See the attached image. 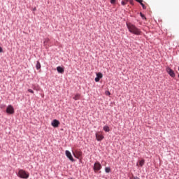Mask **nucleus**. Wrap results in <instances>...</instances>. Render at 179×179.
Returning <instances> with one entry per match:
<instances>
[{
	"mask_svg": "<svg viewBox=\"0 0 179 179\" xmlns=\"http://www.w3.org/2000/svg\"><path fill=\"white\" fill-rule=\"evenodd\" d=\"M127 27L130 33L132 34H135L136 36H141L142 34V31L139 29L136 26L134 25L131 23H127Z\"/></svg>",
	"mask_w": 179,
	"mask_h": 179,
	"instance_id": "nucleus-1",
	"label": "nucleus"
},
{
	"mask_svg": "<svg viewBox=\"0 0 179 179\" xmlns=\"http://www.w3.org/2000/svg\"><path fill=\"white\" fill-rule=\"evenodd\" d=\"M17 176L20 177V178L27 179L29 175L26 172V171L20 169L18 171Z\"/></svg>",
	"mask_w": 179,
	"mask_h": 179,
	"instance_id": "nucleus-2",
	"label": "nucleus"
},
{
	"mask_svg": "<svg viewBox=\"0 0 179 179\" xmlns=\"http://www.w3.org/2000/svg\"><path fill=\"white\" fill-rule=\"evenodd\" d=\"M6 113L7 114H15V108H13V106L12 105H8L6 108Z\"/></svg>",
	"mask_w": 179,
	"mask_h": 179,
	"instance_id": "nucleus-3",
	"label": "nucleus"
},
{
	"mask_svg": "<svg viewBox=\"0 0 179 179\" xmlns=\"http://www.w3.org/2000/svg\"><path fill=\"white\" fill-rule=\"evenodd\" d=\"M99 170H101V164L100 162H95L94 164V171H99Z\"/></svg>",
	"mask_w": 179,
	"mask_h": 179,
	"instance_id": "nucleus-4",
	"label": "nucleus"
},
{
	"mask_svg": "<svg viewBox=\"0 0 179 179\" xmlns=\"http://www.w3.org/2000/svg\"><path fill=\"white\" fill-rule=\"evenodd\" d=\"M82 151L80 150H76L75 152H73V156L76 159H82Z\"/></svg>",
	"mask_w": 179,
	"mask_h": 179,
	"instance_id": "nucleus-5",
	"label": "nucleus"
},
{
	"mask_svg": "<svg viewBox=\"0 0 179 179\" xmlns=\"http://www.w3.org/2000/svg\"><path fill=\"white\" fill-rule=\"evenodd\" d=\"M166 72L171 76V78H176V73H174V71L171 69V68L168 67L166 68Z\"/></svg>",
	"mask_w": 179,
	"mask_h": 179,
	"instance_id": "nucleus-6",
	"label": "nucleus"
},
{
	"mask_svg": "<svg viewBox=\"0 0 179 179\" xmlns=\"http://www.w3.org/2000/svg\"><path fill=\"white\" fill-rule=\"evenodd\" d=\"M95 136L96 139L98 141H103V139H104V136H103V134H101L100 132L96 133Z\"/></svg>",
	"mask_w": 179,
	"mask_h": 179,
	"instance_id": "nucleus-7",
	"label": "nucleus"
},
{
	"mask_svg": "<svg viewBox=\"0 0 179 179\" xmlns=\"http://www.w3.org/2000/svg\"><path fill=\"white\" fill-rule=\"evenodd\" d=\"M52 127L54 128H58L59 127V122L57 120H53L51 123Z\"/></svg>",
	"mask_w": 179,
	"mask_h": 179,
	"instance_id": "nucleus-8",
	"label": "nucleus"
},
{
	"mask_svg": "<svg viewBox=\"0 0 179 179\" xmlns=\"http://www.w3.org/2000/svg\"><path fill=\"white\" fill-rule=\"evenodd\" d=\"M66 156L71 160V162H75V159H73V157H72V154H71V152L69 150H66Z\"/></svg>",
	"mask_w": 179,
	"mask_h": 179,
	"instance_id": "nucleus-9",
	"label": "nucleus"
},
{
	"mask_svg": "<svg viewBox=\"0 0 179 179\" xmlns=\"http://www.w3.org/2000/svg\"><path fill=\"white\" fill-rule=\"evenodd\" d=\"M103 78V73H96V78H95V82H100V79Z\"/></svg>",
	"mask_w": 179,
	"mask_h": 179,
	"instance_id": "nucleus-10",
	"label": "nucleus"
},
{
	"mask_svg": "<svg viewBox=\"0 0 179 179\" xmlns=\"http://www.w3.org/2000/svg\"><path fill=\"white\" fill-rule=\"evenodd\" d=\"M136 2H138V3H140V5H141L143 9H146V6H145V4H143V0H136Z\"/></svg>",
	"mask_w": 179,
	"mask_h": 179,
	"instance_id": "nucleus-11",
	"label": "nucleus"
},
{
	"mask_svg": "<svg viewBox=\"0 0 179 179\" xmlns=\"http://www.w3.org/2000/svg\"><path fill=\"white\" fill-rule=\"evenodd\" d=\"M57 71L59 73H64V68H62L61 66H57Z\"/></svg>",
	"mask_w": 179,
	"mask_h": 179,
	"instance_id": "nucleus-12",
	"label": "nucleus"
},
{
	"mask_svg": "<svg viewBox=\"0 0 179 179\" xmlns=\"http://www.w3.org/2000/svg\"><path fill=\"white\" fill-rule=\"evenodd\" d=\"M48 43H50V38H45L43 42L45 47H47V45H48Z\"/></svg>",
	"mask_w": 179,
	"mask_h": 179,
	"instance_id": "nucleus-13",
	"label": "nucleus"
},
{
	"mask_svg": "<svg viewBox=\"0 0 179 179\" xmlns=\"http://www.w3.org/2000/svg\"><path fill=\"white\" fill-rule=\"evenodd\" d=\"M36 68L37 70L41 69V64H40L39 61L36 62Z\"/></svg>",
	"mask_w": 179,
	"mask_h": 179,
	"instance_id": "nucleus-14",
	"label": "nucleus"
},
{
	"mask_svg": "<svg viewBox=\"0 0 179 179\" xmlns=\"http://www.w3.org/2000/svg\"><path fill=\"white\" fill-rule=\"evenodd\" d=\"M74 100H79L80 99V94H76L74 97H73Z\"/></svg>",
	"mask_w": 179,
	"mask_h": 179,
	"instance_id": "nucleus-15",
	"label": "nucleus"
},
{
	"mask_svg": "<svg viewBox=\"0 0 179 179\" xmlns=\"http://www.w3.org/2000/svg\"><path fill=\"white\" fill-rule=\"evenodd\" d=\"M144 164H145V159H141V161H139L140 167H143Z\"/></svg>",
	"mask_w": 179,
	"mask_h": 179,
	"instance_id": "nucleus-16",
	"label": "nucleus"
},
{
	"mask_svg": "<svg viewBox=\"0 0 179 179\" xmlns=\"http://www.w3.org/2000/svg\"><path fill=\"white\" fill-rule=\"evenodd\" d=\"M103 131H105V132H110V127L108 126H104Z\"/></svg>",
	"mask_w": 179,
	"mask_h": 179,
	"instance_id": "nucleus-17",
	"label": "nucleus"
},
{
	"mask_svg": "<svg viewBox=\"0 0 179 179\" xmlns=\"http://www.w3.org/2000/svg\"><path fill=\"white\" fill-rule=\"evenodd\" d=\"M105 171L106 173H110V171H111V169H110V167H106L105 169Z\"/></svg>",
	"mask_w": 179,
	"mask_h": 179,
	"instance_id": "nucleus-18",
	"label": "nucleus"
},
{
	"mask_svg": "<svg viewBox=\"0 0 179 179\" xmlns=\"http://www.w3.org/2000/svg\"><path fill=\"white\" fill-rule=\"evenodd\" d=\"M127 3H128V0H124L122 1V5L123 6L127 5Z\"/></svg>",
	"mask_w": 179,
	"mask_h": 179,
	"instance_id": "nucleus-19",
	"label": "nucleus"
},
{
	"mask_svg": "<svg viewBox=\"0 0 179 179\" xmlns=\"http://www.w3.org/2000/svg\"><path fill=\"white\" fill-rule=\"evenodd\" d=\"M105 94H106V96H110V95H111V93L109 92V91H106V92H105Z\"/></svg>",
	"mask_w": 179,
	"mask_h": 179,
	"instance_id": "nucleus-20",
	"label": "nucleus"
},
{
	"mask_svg": "<svg viewBox=\"0 0 179 179\" xmlns=\"http://www.w3.org/2000/svg\"><path fill=\"white\" fill-rule=\"evenodd\" d=\"M28 92L29 93H31L32 94H34V91H33V90H31V89H28Z\"/></svg>",
	"mask_w": 179,
	"mask_h": 179,
	"instance_id": "nucleus-21",
	"label": "nucleus"
},
{
	"mask_svg": "<svg viewBox=\"0 0 179 179\" xmlns=\"http://www.w3.org/2000/svg\"><path fill=\"white\" fill-rule=\"evenodd\" d=\"M142 19H146V17H145V15L143 14H142V13H140Z\"/></svg>",
	"mask_w": 179,
	"mask_h": 179,
	"instance_id": "nucleus-22",
	"label": "nucleus"
},
{
	"mask_svg": "<svg viewBox=\"0 0 179 179\" xmlns=\"http://www.w3.org/2000/svg\"><path fill=\"white\" fill-rule=\"evenodd\" d=\"M33 89H34V90H36V91H38V90H39L38 88H37L36 86H34V87H33Z\"/></svg>",
	"mask_w": 179,
	"mask_h": 179,
	"instance_id": "nucleus-23",
	"label": "nucleus"
},
{
	"mask_svg": "<svg viewBox=\"0 0 179 179\" xmlns=\"http://www.w3.org/2000/svg\"><path fill=\"white\" fill-rule=\"evenodd\" d=\"M110 3H115V0H110Z\"/></svg>",
	"mask_w": 179,
	"mask_h": 179,
	"instance_id": "nucleus-24",
	"label": "nucleus"
},
{
	"mask_svg": "<svg viewBox=\"0 0 179 179\" xmlns=\"http://www.w3.org/2000/svg\"><path fill=\"white\" fill-rule=\"evenodd\" d=\"M0 52H3V49H2V47H0Z\"/></svg>",
	"mask_w": 179,
	"mask_h": 179,
	"instance_id": "nucleus-25",
	"label": "nucleus"
},
{
	"mask_svg": "<svg viewBox=\"0 0 179 179\" xmlns=\"http://www.w3.org/2000/svg\"><path fill=\"white\" fill-rule=\"evenodd\" d=\"M133 179H140V178L138 177H133Z\"/></svg>",
	"mask_w": 179,
	"mask_h": 179,
	"instance_id": "nucleus-26",
	"label": "nucleus"
},
{
	"mask_svg": "<svg viewBox=\"0 0 179 179\" xmlns=\"http://www.w3.org/2000/svg\"><path fill=\"white\" fill-rule=\"evenodd\" d=\"M0 107H1V108H3V105H1Z\"/></svg>",
	"mask_w": 179,
	"mask_h": 179,
	"instance_id": "nucleus-27",
	"label": "nucleus"
},
{
	"mask_svg": "<svg viewBox=\"0 0 179 179\" xmlns=\"http://www.w3.org/2000/svg\"><path fill=\"white\" fill-rule=\"evenodd\" d=\"M130 179H132V178H130Z\"/></svg>",
	"mask_w": 179,
	"mask_h": 179,
	"instance_id": "nucleus-28",
	"label": "nucleus"
},
{
	"mask_svg": "<svg viewBox=\"0 0 179 179\" xmlns=\"http://www.w3.org/2000/svg\"><path fill=\"white\" fill-rule=\"evenodd\" d=\"M178 78H179V75H178Z\"/></svg>",
	"mask_w": 179,
	"mask_h": 179,
	"instance_id": "nucleus-29",
	"label": "nucleus"
}]
</instances>
